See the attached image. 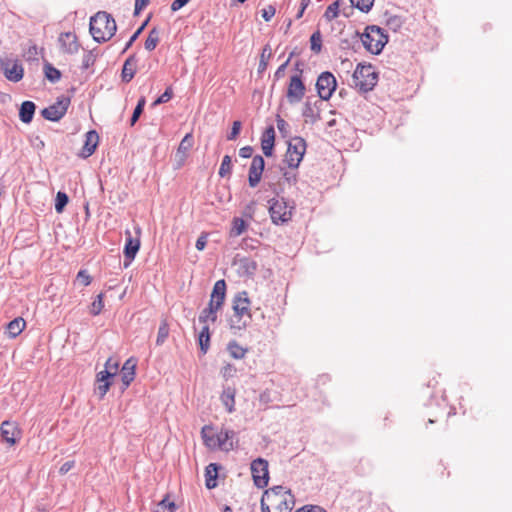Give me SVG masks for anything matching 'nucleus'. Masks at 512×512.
<instances>
[{
    "instance_id": "0eeeda50",
    "label": "nucleus",
    "mask_w": 512,
    "mask_h": 512,
    "mask_svg": "<svg viewBox=\"0 0 512 512\" xmlns=\"http://www.w3.org/2000/svg\"><path fill=\"white\" fill-rule=\"evenodd\" d=\"M294 206L289 205L284 198H272L269 200V214L273 224L283 225L288 223L293 214Z\"/></svg>"
},
{
    "instance_id": "72a5a7b5",
    "label": "nucleus",
    "mask_w": 512,
    "mask_h": 512,
    "mask_svg": "<svg viewBox=\"0 0 512 512\" xmlns=\"http://www.w3.org/2000/svg\"><path fill=\"white\" fill-rule=\"evenodd\" d=\"M159 43V30L154 27L150 30L147 39L145 40V49L153 51Z\"/></svg>"
},
{
    "instance_id": "f8f14e48",
    "label": "nucleus",
    "mask_w": 512,
    "mask_h": 512,
    "mask_svg": "<svg viewBox=\"0 0 512 512\" xmlns=\"http://www.w3.org/2000/svg\"><path fill=\"white\" fill-rule=\"evenodd\" d=\"M70 99L67 97L58 98L55 103L41 110L43 118L49 121H59L67 112Z\"/></svg>"
},
{
    "instance_id": "603ef678",
    "label": "nucleus",
    "mask_w": 512,
    "mask_h": 512,
    "mask_svg": "<svg viewBox=\"0 0 512 512\" xmlns=\"http://www.w3.org/2000/svg\"><path fill=\"white\" fill-rule=\"evenodd\" d=\"M241 126H242V124L240 121H234L232 124L231 131L227 135V139L230 141L235 140L240 133Z\"/></svg>"
},
{
    "instance_id": "69168bd1",
    "label": "nucleus",
    "mask_w": 512,
    "mask_h": 512,
    "mask_svg": "<svg viewBox=\"0 0 512 512\" xmlns=\"http://www.w3.org/2000/svg\"><path fill=\"white\" fill-rule=\"evenodd\" d=\"M207 244V236L206 235H201L197 241H196V244H195V247L197 250L201 251L205 248Z\"/></svg>"
},
{
    "instance_id": "09e8293b",
    "label": "nucleus",
    "mask_w": 512,
    "mask_h": 512,
    "mask_svg": "<svg viewBox=\"0 0 512 512\" xmlns=\"http://www.w3.org/2000/svg\"><path fill=\"white\" fill-rule=\"evenodd\" d=\"M68 203V196L66 193L59 191L56 195L55 199V210L58 213H61L65 206Z\"/></svg>"
},
{
    "instance_id": "13d9d810",
    "label": "nucleus",
    "mask_w": 512,
    "mask_h": 512,
    "mask_svg": "<svg viewBox=\"0 0 512 512\" xmlns=\"http://www.w3.org/2000/svg\"><path fill=\"white\" fill-rule=\"evenodd\" d=\"M77 280L84 286H88L91 283V277L86 270H80L78 272Z\"/></svg>"
},
{
    "instance_id": "864d4df0",
    "label": "nucleus",
    "mask_w": 512,
    "mask_h": 512,
    "mask_svg": "<svg viewBox=\"0 0 512 512\" xmlns=\"http://www.w3.org/2000/svg\"><path fill=\"white\" fill-rule=\"evenodd\" d=\"M276 13V9L273 5H268L261 10V15L265 21H270Z\"/></svg>"
},
{
    "instance_id": "4c0bfd02",
    "label": "nucleus",
    "mask_w": 512,
    "mask_h": 512,
    "mask_svg": "<svg viewBox=\"0 0 512 512\" xmlns=\"http://www.w3.org/2000/svg\"><path fill=\"white\" fill-rule=\"evenodd\" d=\"M232 171V160L229 155H225L222 159L220 168H219V176L224 178L231 174Z\"/></svg>"
},
{
    "instance_id": "c9c22d12",
    "label": "nucleus",
    "mask_w": 512,
    "mask_h": 512,
    "mask_svg": "<svg viewBox=\"0 0 512 512\" xmlns=\"http://www.w3.org/2000/svg\"><path fill=\"white\" fill-rule=\"evenodd\" d=\"M246 223L242 218L235 217L232 222L230 235L232 237L240 236L246 230Z\"/></svg>"
},
{
    "instance_id": "aec40b11",
    "label": "nucleus",
    "mask_w": 512,
    "mask_h": 512,
    "mask_svg": "<svg viewBox=\"0 0 512 512\" xmlns=\"http://www.w3.org/2000/svg\"><path fill=\"white\" fill-rule=\"evenodd\" d=\"M58 42L61 50L68 54L77 53L80 47L76 35L71 32L61 33Z\"/></svg>"
},
{
    "instance_id": "ea45409f",
    "label": "nucleus",
    "mask_w": 512,
    "mask_h": 512,
    "mask_svg": "<svg viewBox=\"0 0 512 512\" xmlns=\"http://www.w3.org/2000/svg\"><path fill=\"white\" fill-rule=\"evenodd\" d=\"M310 48L311 50L318 54L322 49V35L319 30L315 31L310 37Z\"/></svg>"
},
{
    "instance_id": "58836bf2",
    "label": "nucleus",
    "mask_w": 512,
    "mask_h": 512,
    "mask_svg": "<svg viewBox=\"0 0 512 512\" xmlns=\"http://www.w3.org/2000/svg\"><path fill=\"white\" fill-rule=\"evenodd\" d=\"M339 7L340 0H336L333 3H331L324 13V18L327 21H332L333 19H335L339 15Z\"/></svg>"
},
{
    "instance_id": "f704fd0d",
    "label": "nucleus",
    "mask_w": 512,
    "mask_h": 512,
    "mask_svg": "<svg viewBox=\"0 0 512 512\" xmlns=\"http://www.w3.org/2000/svg\"><path fill=\"white\" fill-rule=\"evenodd\" d=\"M176 509V505L173 501H170L169 497H164L160 502H158L153 509V512H174Z\"/></svg>"
},
{
    "instance_id": "680f3d73",
    "label": "nucleus",
    "mask_w": 512,
    "mask_h": 512,
    "mask_svg": "<svg viewBox=\"0 0 512 512\" xmlns=\"http://www.w3.org/2000/svg\"><path fill=\"white\" fill-rule=\"evenodd\" d=\"M150 3V0H136L134 8V16H138L143 8Z\"/></svg>"
},
{
    "instance_id": "7ed1b4c3",
    "label": "nucleus",
    "mask_w": 512,
    "mask_h": 512,
    "mask_svg": "<svg viewBox=\"0 0 512 512\" xmlns=\"http://www.w3.org/2000/svg\"><path fill=\"white\" fill-rule=\"evenodd\" d=\"M226 296V283L221 279L214 284L208 307L204 308L199 315V322L208 325L217 320V312L222 308Z\"/></svg>"
},
{
    "instance_id": "5701e85b",
    "label": "nucleus",
    "mask_w": 512,
    "mask_h": 512,
    "mask_svg": "<svg viewBox=\"0 0 512 512\" xmlns=\"http://www.w3.org/2000/svg\"><path fill=\"white\" fill-rule=\"evenodd\" d=\"M138 59L135 54L130 55L124 62L121 78L125 83L130 82L136 73Z\"/></svg>"
},
{
    "instance_id": "9d476101",
    "label": "nucleus",
    "mask_w": 512,
    "mask_h": 512,
    "mask_svg": "<svg viewBox=\"0 0 512 512\" xmlns=\"http://www.w3.org/2000/svg\"><path fill=\"white\" fill-rule=\"evenodd\" d=\"M337 82L331 72H322L316 82V89L319 98L327 101L331 98L333 92L336 90Z\"/></svg>"
},
{
    "instance_id": "c03bdc74",
    "label": "nucleus",
    "mask_w": 512,
    "mask_h": 512,
    "mask_svg": "<svg viewBox=\"0 0 512 512\" xmlns=\"http://www.w3.org/2000/svg\"><path fill=\"white\" fill-rule=\"evenodd\" d=\"M375 0H350L351 5L361 12L368 13L374 4Z\"/></svg>"
},
{
    "instance_id": "4d7b16f0",
    "label": "nucleus",
    "mask_w": 512,
    "mask_h": 512,
    "mask_svg": "<svg viewBox=\"0 0 512 512\" xmlns=\"http://www.w3.org/2000/svg\"><path fill=\"white\" fill-rule=\"evenodd\" d=\"M276 122H277V128H278L279 132L283 136H286V134L289 131V124L280 116H277Z\"/></svg>"
},
{
    "instance_id": "e433bc0d",
    "label": "nucleus",
    "mask_w": 512,
    "mask_h": 512,
    "mask_svg": "<svg viewBox=\"0 0 512 512\" xmlns=\"http://www.w3.org/2000/svg\"><path fill=\"white\" fill-rule=\"evenodd\" d=\"M44 72H45V76L46 78L52 82V83H55L57 81L60 80L61 78V73L58 69H56L55 67H53L51 64L47 63L45 64L44 66Z\"/></svg>"
},
{
    "instance_id": "bb28decb",
    "label": "nucleus",
    "mask_w": 512,
    "mask_h": 512,
    "mask_svg": "<svg viewBox=\"0 0 512 512\" xmlns=\"http://www.w3.org/2000/svg\"><path fill=\"white\" fill-rule=\"evenodd\" d=\"M36 105L32 101H24L19 110V117L23 123H30L35 113Z\"/></svg>"
},
{
    "instance_id": "4be33fe9",
    "label": "nucleus",
    "mask_w": 512,
    "mask_h": 512,
    "mask_svg": "<svg viewBox=\"0 0 512 512\" xmlns=\"http://www.w3.org/2000/svg\"><path fill=\"white\" fill-rule=\"evenodd\" d=\"M85 137V142L81 152V156L83 158L91 156L95 152L99 142V135L95 130L88 131Z\"/></svg>"
},
{
    "instance_id": "052dcab7",
    "label": "nucleus",
    "mask_w": 512,
    "mask_h": 512,
    "mask_svg": "<svg viewBox=\"0 0 512 512\" xmlns=\"http://www.w3.org/2000/svg\"><path fill=\"white\" fill-rule=\"evenodd\" d=\"M236 373V368L232 364H227L221 369V374L224 378L233 377Z\"/></svg>"
},
{
    "instance_id": "c756f323",
    "label": "nucleus",
    "mask_w": 512,
    "mask_h": 512,
    "mask_svg": "<svg viewBox=\"0 0 512 512\" xmlns=\"http://www.w3.org/2000/svg\"><path fill=\"white\" fill-rule=\"evenodd\" d=\"M219 466L216 463H210L205 470L206 487L212 489L216 487Z\"/></svg>"
},
{
    "instance_id": "1a4fd4ad",
    "label": "nucleus",
    "mask_w": 512,
    "mask_h": 512,
    "mask_svg": "<svg viewBox=\"0 0 512 512\" xmlns=\"http://www.w3.org/2000/svg\"><path fill=\"white\" fill-rule=\"evenodd\" d=\"M296 70L299 74L290 77L286 91L287 101L292 105L301 102L306 92L305 84L301 78L302 70L299 68V63H296Z\"/></svg>"
},
{
    "instance_id": "6e6552de",
    "label": "nucleus",
    "mask_w": 512,
    "mask_h": 512,
    "mask_svg": "<svg viewBox=\"0 0 512 512\" xmlns=\"http://www.w3.org/2000/svg\"><path fill=\"white\" fill-rule=\"evenodd\" d=\"M306 141L302 137H293L288 142L284 163L288 168L295 170L303 160L306 152Z\"/></svg>"
},
{
    "instance_id": "6ab92c4d",
    "label": "nucleus",
    "mask_w": 512,
    "mask_h": 512,
    "mask_svg": "<svg viewBox=\"0 0 512 512\" xmlns=\"http://www.w3.org/2000/svg\"><path fill=\"white\" fill-rule=\"evenodd\" d=\"M136 366L137 361L132 357L124 362L120 371L123 391L127 389L130 386V384L134 381L136 375Z\"/></svg>"
},
{
    "instance_id": "c85d7f7f",
    "label": "nucleus",
    "mask_w": 512,
    "mask_h": 512,
    "mask_svg": "<svg viewBox=\"0 0 512 512\" xmlns=\"http://www.w3.org/2000/svg\"><path fill=\"white\" fill-rule=\"evenodd\" d=\"M26 322L18 317L7 324V332L10 338H16L25 328Z\"/></svg>"
},
{
    "instance_id": "a18cd8bd",
    "label": "nucleus",
    "mask_w": 512,
    "mask_h": 512,
    "mask_svg": "<svg viewBox=\"0 0 512 512\" xmlns=\"http://www.w3.org/2000/svg\"><path fill=\"white\" fill-rule=\"evenodd\" d=\"M145 103H146L145 97H141L138 100V103H137V105H136V107H135V109L133 111L132 117L130 119V125L131 126L135 125V123L138 121L139 117L143 113Z\"/></svg>"
},
{
    "instance_id": "4468645a",
    "label": "nucleus",
    "mask_w": 512,
    "mask_h": 512,
    "mask_svg": "<svg viewBox=\"0 0 512 512\" xmlns=\"http://www.w3.org/2000/svg\"><path fill=\"white\" fill-rule=\"evenodd\" d=\"M233 310L234 315L244 317L246 322L251 321L252 316L250 313V300L248 298L247 292H240L234 297Z\"/></svg>"
},
{
    "instance_id": "dca6fc26",
    "label": "nucleus",
    "mask_w": 512,
    "mask_h": 512,
    "mask_svg": "<svg viewBox=\"0 0 512 512\" xmlns=\"http://www.w3.org/2000/svg\"><path fill=\"white\" fill-rule=\"evenodd\" d=\"M0 433L2 439L10 446L15 445L21 437V430L17 423L9 420H5L1 423Z\"/></svg>"
},
{
    "instance_id": "5fc2aeb1",
    "label": "nucleus",
    "mask_w": 512,
    "mask_h": 512,
    "mask_svg": "<svg viewBox=\"0 0 512 512\" xmlns=\"http://www.w3.org/2000/svg\"><path fill=\"white\" fill-rule=\"evenodd\" d=\"M282 175L284 180L289 184H296L297 182V173L294 171H287L284 168H281Z\"/></svg>"
},
{
    "instance_id": "a19ab883",
    "label": "nucleus",
    "mask_w": 512,
    "mask_h": 512,
    "mask_svg": "<svg viewBox=\"0 0 512 512\" xmlns=\"http://www.w3.org/2000/svg\"><path fill=\"white\" fill-rule=\"evenodd\" d=\"M168 335H169V325L166 322V320H163L158 329L156 344L158 346L162 345L168 338Z\"/></svg>"
},
{
    "instance_id": "20e7f679",
    "label": "nucleus",
    "mask_w": 512,
    "mask_h": 512,
    "mask_svg": "<svg viewBox=\"0 0 512 512\" xmlns=\"http://www.w3.org/2000/svg\"><path fill=\"white\" fill-rule=\"evenodd\" d=\"M364 47L372 54L378 55L382 52L388 42V36L384 30L376 25L367 26L361 36Z\"/></svg>"
},
{
    "instance_id": "412c9836",
    "label": "nucleus",
    "mask_w": 512,
    "mask_h": 512,
    "mask_svg": "<svg viewBox=\"0 0 512 512\" xmlns=\"http://www.w3.org/2000/svg\"><path fill=\"white\" fill-rule=\"evenodd\" d=\"M275 143V130L273 126L267 127L261 136V148L266 157H270L273 154V148Z\"/></svg>"
},
{
    "instance_id": "a878e982",
    "label": "nucleus",
    "mask_w": 512,
    "mask_h": 512,
    "mask_svg": "<svg viewBox=\"0 0 512 512\" xmlns=\"http://www.w3.org/2000/svg\"><path fill=\"white\" fill-rule=\"evenodd\" d=\"M201 435L204 441V444L209 449H219V437H217V433H214L213 428L210 426H204L201 430Z\"/></svg>"
},
{
    "instance_id": "8fccbe9b",
    "label": "nucleus",
    "mask_w": 512,
    "mask_h": 512,
    "mask_svg": "<svg viewBox=\"0 0 512 512\" xmlns=\"http://www.w3.org/2000/svg\"><path fill=\"white\" fill-rule=\"evenodd\" d=\"M250 322H246L244 317L233 315L230 319V327L232 329L241 330L245 328Z\"/></svg>"
},
{
    "instance_id": "2f4dec72",
    "label": "nucleus",
    "mask_w": 512,
    "mask_h": 512,
    "mask_svg": "<svg viewBox=\"0 0 512 512\" xmlns=\"http://www.w3.org/2000/svg\"><path fill=\"white\" fill-rule=\"evenodd\" d=\"M227 350L234 359H243L247 353V349L243 348L236 341H230L227 345Z\"/></svg>"
},
{
    "instance_id": "774afa93",
    "label": "nucleus",
    "mask_w": 512,
    "mask_h": 512,
    "mask_svg": "<svg viewBox=\"0 0 512 512\" xmlns=\"http://www.w3.org/2000/svg\"><path fill=\"white\" fill-rule=\"evenodd\" d=\"M301 510L303 512H326V510L320 506H310L309 508L305 507L302 508Z\"/></svg>"
},
{
    "instance_id": "49530a36",
    "label": "nucleus",
    "mask_w": 512,
    "mask_h": 512,
    "mask_svg": "<svg viewBox=\"0 0 512 512\" xmlns=\"http://www.w3.org/2000/svg\"><path fill=\"white\" fill-rule=\"evenodd\" d=\"M150 18H151V15H149L148 18L142 23V25L133 33V35L127 41V43L123 49V53L126 52L133 45V43L138 39L139 35L142 33V31L147 26Z\"/></svg>"
},
{
    "instance_id": "37998d69",
    "label": "nucleus",
    "mask_w": 512,
    "mask_h": 512,
    "mask_svg": "<svg viewBox=\"0 0 512 512\" xmlns=\"http://www.w3.org/2000/svg\"><path fill=\"white\" fill-rule=\"evenodd\" d=\"M103 298H104V294L100 293V294L97 295L95 300L92 302V304L90 306V313L92 315L96 316V315H99L102 312V310L104 308Z\"/></svg>"
},
{
    "instance_id": "de8ad7c7",
    "label": "nucleus",
    "mask_w": 512,
    "mask_h": 512,
    "mask_svg": "<svg viewBox=\"0 0 512 512\" xmlns=\"http://www.w3.org/2000/svg\"><path fill=\"white\" fill-rule=\"evenodd\" d=\"M193 146V136L192 134L188 133L184 136V138L181 140L179 147H178V154H183V156L186 155L187 151Z\"/></svg>"
},
{
    "instance_id": "2eb2a0df",
    "label": "nucleus",
    "mask_w": 512,
    "mask_h": 512,
    "mask_svg": "<svg viewBox=\"0 0 512 512\" xmlns=\"http://www.w3.org/2000/svg\"><path fill=\"white\" fill-rule=\"evenodd\" d=\"M264 167V158L261 155H255L252 158L248 173V183L250 187L254 188L260 183Z\"/></svg>"
},
{
    "instance_id": "f257e3e1",
    "label": "nucleus",
    "mask_w": 512,
    "mask_h": 512,
    "mask_svg": "<svg viewBox=\"0 0 512 512\" xmlns=\"http://www.w3.org/2000/svg\"><path fill=\"white\" fill-rule=\"evenodd\" d=\"M294 505L291 490L281 485L266 490L261 498L262 512H291Z\"/></svg>"
},
{
    "instance_id": "f3484780",
    "label": "nucleus",
    "mask_w": 512,
    "mask_h": 512,
    "mask_svg": "<svg viewBox=\"0 0 512 512\" xmlns=\"http://www.w3.org/2000/svg\"><path fill=\"white\" fill-rule=\"evenodd\" d=\"M126 235V243L124 246V267L127 268L131 262L134 260L137 252L140 249V240L138 238H133L130 231L125 232Z\"/></svg>"
},
{
    "instance_id": "0e129e2a",
    "label": "nucleus",
    "mask_w": 512,
    "mask_h": 512,
    "mask_svg": "<svg viewBox=\"0 0 512 512\" xmlns=\"http://www.w3.org/2000/svg\"><path fill=\"white\" fill-rule=\"evenodd\" d=\"M252 154H253V148L251 146H244V147L240 148V150H239V155L242 158H250V157H252Z\"/></svg>"
},
{
    "instance_id": "a211bd4d",
    "label": "nucleus",
    "mask_w": 512,
    "mask_h": 512,
    "mask_svg": "<svg viewBox=\"0 0 512 512\" xmlns=\"http://www.w3.org/2000/svg\"><path fill=\"white\" fill-rule=\"evenodd\" d=\"M1 69L5 77L11 82H19L24 75L23 67L17 61H7L1 63Z\"/></svg>"
},
{
    "instance_id": "f03ea898",
    "label": "nucleus",
    "mask_w": 512,
    "mask_h": 512,
    "mask_svg": "<svg viewBox=\"0 0 512 512\" xmlns=\"http://www.w3.org/2000/svg\"><path fill=\"white\" fill-rule=\"evenodd\" d=\"M89 30L96 42L103 43L114 36L117 26L114 18L109 13L99 11L91 17Z\"/></svg>"
},
{
    "instance_id": "e2e57ef3",
    "label": "nucleus",
    "mask_w": 512,
    "mask_h": 512,
    "mask_svg": "<svg viewBox=\"0 0 512 512\" xmlns=\"http://www.w3.org/2000/svg\"><path fill=\"white\" fill-rule=\"evenodd\" d=\"M190 0H174L171 4V10L176 12L184 7Z\"/></svg>"
},
{
    "instance_id": "9b49d317",
    "label": "nucleus",
    "mask_w": 512,
    "mask_h": 512,
    "mask_svg": "<svg viewBox=\"0 0 512 512\" xmlns=\"http://www.w3.org/2000/svg\"><path fill=\"white\" fill-rule=\"evenodd\" d=\"M268 461L263 458H257L251 463V473L256 487L264 488L269 482Z\"/></svg>"
},
{
    "instance_id": "cd10ccee",
    "label": "nucleus",
    "mask_w": 512,
    "mask_h": 512,
    "mask_svg": "<svg viewBox=\"0 0 512 512\" xmlns=\"http://www.w3.org/2000/svg\"><path fill=\"white\" fill-rule=\"evenodd\" d=\"M220 399L229 413L234 411L235 405V389L233 387H224Z\"/></svg>"
},
{
    "instance_id": "338daca9",
    "label": "nucleus",
    "mask_w": 512,
    "mask_h": 512,
    "mask_svg": "<svg viewBox=\"0 0 512 512\" xmlns=\"http://www.w3.org/2000/svg\"><path fill=\"white\" fill-rule=\"evenodd\" d=\"M74 467V461H67L59 469L60 474H66Z\"/></svg>"
},
{
    "instance_id": "ddd939ff",
    "label": "nucleus",
    "mask_w": 512,
    "mask_h": 512,
    "mask_svg": "<svg viewBox=\"0 0 512 512\" xmlns=\"http://www.w3.org/2000/svg\"><path fill=\"white\" fill-rule=\"evenodd\" d=\"M323 101L322 99H313L311 97L306 99L302 108V116L306 122L314 124L321 119L320 112Z\"/></svg>"
},
{
    "instance_id": "bf43d9fd",
    "label": "nucleus",
    "mask_w": 512,
    "mask_h": 512,
    "mask_svg": "<svg viewBox=\"0 0 512 512\" xmlns=\"http://www.w3.org/2000/svg\"><path fill=\"white\" fill-rule=\"evenodd\" d=\"M290 59H291V56L277 68V70L274 73V80L277 81L284 76L285 70L290 62Z\"/></svg>"
},
{
    "instance_id": "3c124183",
    "label": "nucleus",
    "mask_w": 512,
    "mask_h": 512,
    "mask_svg": "<svg viewBox=\"0 0 512 512\" xmlns=\"http://www.w3.org/2000/svg\"><path fill=\"white\" fill-rule=\"evenodd\" d=\"M173 96V91H172V88L171 87H168L165 92L160 95L154 102H153V106H157V105H160V104H163V103H166L168 102Z\"/></svg>"
},
{
    "instance_id": "79ce46f5",
    "label": "nucleus",
    "mask_w": 512,
    "mask_h": 512,
    "mask_svg": "<svg viewBox=\"0 0 512 512\" xmlns=\"http://www.w3.org/2000/svg\"><path fill=\"white\" fill-rule=\"evenodd\" d=\"M270 57H271V49L269 48L268 45H266L263 48L261 56H260V61H259V66H258L259 73H262L266 70V68L268 66V60Z\"/></svg>"
},
{
    "instance_id": "473e14b6",
    "label": "nucleus",
    "mask_w": 512,
    "mask_h": 512,
    "mask_svg": "<svg viewBox=\"0 0 512 512\" xmlns=\"http://www.w3.org/2000/svg\"><path fill=\"white\" fill-rule=\"evenodd\" d=\"M403 23L401 16L385 13V24L390 30L397 32L402 27Z\"/></svg>"
},
{
    "instance_id": "6e6d98bb",
    "label": "nucleus",
    "mask_w": 512,
    "mask_h": 512,
    "mask_svg": "<svg viewBox=\"0 0 512 512\" xmlns=\"http://www.w3.org/2000/svg\"><path fill=\"white\" fill-rule=\"evenodd\" d=\"M95 62V56L92 52H88L83 56L82 59V69H88L91 67Z\"/></svg>"
},
{
    "instance_id": "7c9ffc66",
    "label": "nucleus",
    "mask_w": 512,
    "mask_h": 512,
    "mask_svg": "<svg viewBox=\"0 0 512 512\" xmlns=\"http://www.w3.org/2000/svg\"><path fill=\"white\" fill-rule=\"evenodd\" d=\"M199 345L203 354H206L210 346L209 325H203L199 333Z\"/></svg>"
},
{
    "instance_id": "423d86ee",
    "label": "nucleus",
    "mask_w": 512,
    "mask_h": 512,
    "mask_svg": "<svg viewBox=\"0 0 512 512\" xmlns=\"http://www.w3.org/2000/svg\"><path fill=\"white\" fill-rule=\"evenodd\" d=\"M352 77L355 87L362 92L371 91L378 81V74L370 64H358Z\"/></svg>"
},
{
    "instance_id": "b1692460",
    "label": "nucleus",
    "mask_w": 512,
    "mask_h": 512,
    "mask_svg": "<svg viewBox=\"0 0 512 512\" xmlns=\"http://www.w3.org/2000/svg\"><path fill=\"white\" fill-rule=\"evenodd\" d=\"M236 433L233 430L224 429L217 433V437H219V449L224 451H230L234 449L233 439L235 438Z\"/></svg>"
},
{
    "instance_id": "393cba45",
    "label": "nucleus",
    "mask_w": 512,
    "mask_h": 512,
    "mask_svg": "<svg viewBox=\"0 0 512 512\" xmlns=\"http://www.w3.org/2000/svg\"><path fill=\"white\" fill-rule=\"evenodd\" d=\"M237 265L238 273L241 276H253L258 268L257 262L247 257L240 258L237 262Z\"/></svg>"
},
{
    "instance_id": "39448f33",
    "label": "nucleus",
    "mask_w": 512,
    "mask_h": 512,
    "mask_svg": "<svg viewBox=\"0 0 512 512\" xmlns=\"http://www.w3.org/2000/svg\"><path fill=\"white\" fill-rule=\"evenodd\" d=\"M118 371V361L109 357L105 362L104 370L98 372L96 375L97 386L95 387V394L98 395L100 399L104 398L107 394L111 386V379L117 375Z\"/></svg>"
}]
</instances>
